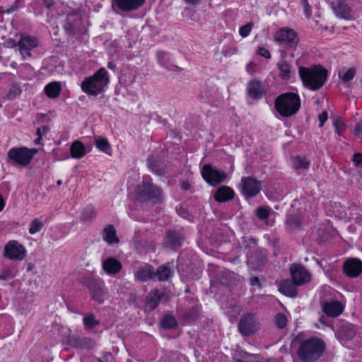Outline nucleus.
<instances>
[{"label": "nucleus", "mask_w": 362, "mask_h": 362, "mask_svg": "<svg viewBox=\"0 0 362 362\" xmlns=\"http://www.w3.org/2000/svg\"><path fill=\"white\" fill-rule=\"evenodd\" d=\"M61 85L58 82H52L47 84L45 88V92L50 98H56L59 96L61 91Z\"/></svg>", "instance_id": "c756f323"}, {"label": "nucleus", "mask_w": 362, "mask_h": 362, "mask_svg": "<svg viewBox=\"0 0 362 362\" xmlns=\"http://www.w3.org/2000/svg\"><path fill=\"white\" fill-rule=\"evenodd\" d=\"M234 197V192L227 186H222L217 189L214 198L217 202H223L232 199Z\"/></svg>", "instance_id": "bb28decb"}, {"label": "nucleus", "mask_w": 362, "mask_h": 362, "mask_svg": "<svg viewBox=\"0 0 362 362\" xmlns=\"http://www.w3.org/2000/svg\"><path fill=\"white\" fill-rule=\"evenodd\" d=\"M161 326L165 329H174L177 326L175 317L171 315H165L161 320Z\"/></svg>", "instance_id": "473e14b6"}, {"label": "nucleus", "mask_w": 362, "mask_h": 362, "mask_svg": "<svg viewBox=\"0 0 362 362\" xmlns=\"http://www.w3.org/2000/svg\"><path fill=\"white\" fill-rule=\"evenodd\" d=\"M252 26L253 23L252 22H250L246 25L240 27V28L239 29L240 35L243 37H246L247 36H248L252 30Z\"/></svg>", "instance_id": "49530a36"}, {"label": "nucleus", "mask_w": 362, "mask_h": 362, "mask_svg": "<svg viewBox=\"0 0 362 362\" xmlns=\"http://www.w3.org/2000/svg\"><path fill=\"white\" fill-rule=\"evenodd\" d=\"M22 92L21 88L17 84H13L9 92L6 95V98L11 100L21 95Z\"/></svg>", "instance_id": "ea45409f"}, {"label": "nucleus", "mask_w": 362, "mask_h": 362, "mask_svg": "<svg viewBox=\"0 0 362 362\" xmlns=\"http://www.w3.org/2000/svg\"><path fill=\"white\" fill-rule=\"evenodd\" d=\"M353 162L356 165H362V154L360 153H356L353 156Z\"/></svg>", "instance_id": "6e6d98bb"}, {"label": "nucleus", "mask_w": 362, "mask_h": 362, "mask_svg": "<svg viewBox=\"0 0 362 362\" xmlns=\"http://www.w3.org/2000/svg\"><path fill=\"white\" fill-rule=\"evenodd\" d=\"M204 179L211 185H217L224 181L227 177L225 172L221 171L211 165H205L202 172Z\"/></svg>", "instance_id": "9b49d317"}, {"label": "nucleus", "mask_w": 362, "mask_h": 362, "mask_svg": "<svg viewBox=\"0 0 362 362\" xmlns=\"http://www.w3.org/2000/svg\"><path fill=\"white\" fill-rule=\"evenodd\" d=\"M96 216V210L92 206H86L82 213V218L85 221H90Z\"/></svg>", "instance_id": "e433bc0d"}, {"label": "nucleus", "mask_w": 362, "mask_h": 362, "mask_svg": "<svg viewBox=\"0 0 362 362\" xmlns=\"http://www.w3.org/2000/svg\"><path fill=\"white\" fill-rule=\"evenodd\" d=\"M136 194L138 199L141 202L157 204L163 200L162 189L158 186L148 181H144L137 186Z\"/></svg>", "instance_id": "39448f33"}, {"label": "nucleus", "mask_w": 362, "mask_h": 362, "mask_svg": "<svg viewBox=\"0 0 362 362\" xmlns=\"http://www.w3.org/2000/svg\"><path fill=\"white\" fill-rule=\"evenodd\" d=\"M95 146L98 149L101 150L102 151L110 154V145L107 139L96 137Z\"/></svg>", "instance_id": "c9c22d12"}, {"label": "nucleus", "mask_w": 362, "mask_h": 362, "mask_svg": "<svg viewBox=\"0 0 362 362\" xmlns=\"http://www.w3.org/2000/svg\"><path fill=\"white\" fill-rule=\"evenodd\" d=\"M356 73V69L354 67L349 68L342 76L339 74V77L343 82L346 83L352 80Z\"/></svg>", "instance_id": "a19ab883"}, {"label": "nucleus", "mask_w": 362, "mask_h": 362, "mask_svg": "<svg viewBox=\"0 0 362 362\" xmlns=\"http://www.w3.org/2000/svg\"><path fill=\"white\" fill-rule=\"evenodd\" d=\"M190 187V185L188 182H183L182 183V188L184 189V190H188Z\"/></svg>", "instance_id": "680f3d73"}, {"label": "nucleus", "mask_w": 362, "mask_h": 362, "mask_svg": "<svg viewBox=\"0 0 362 362\" xmlns=\"http://www.w3.org/2000/svg\"><path fill=\"white\" fill-rule=\"evenodd\" d=\"M250 284L252 286H257L259 288H261V284L259 279L257 276H254L250 279Z\"/></svg>", "instance_id": "13d9d810"}, {"label": "nucleus", "mask_w": 362, "mask_h": 362, "mask_svg": "<svg viewBox=\"0 0 362 362\" xmlns=\"http://www.w3.org/2000/svg\"><path fill=\"white\" fill-rule=\"evenodd\" d=\"M171 276V270L167 265L159 267L155 272L154 279L159 281H166Z\"/></svg>", "instance_id": "2f4dec72"}, {"label": "nucleus", "mask_w": 362, "mask_h": 362, "mask_svg": "<svg viewBox=\"0 0 362 362\" xmlns=\"http://www.w3.org/2000/svg\"><path fill=\"white\" fill-rule=\"evenodd\" d=\"M255 66V64L253 63H250L247 66V70L250 72L252 68Z\"/></svg>", "instance_id": "774afa93"}, {"label": "nucleus", "mask_w": 362, "mask_h": 362, "mask_svg": "<svg viewBox=\"0 0 362 362\" xmlns=\"http://www.w3.org/2000/svg\"><path fill=\"white\" fill-rule=\"evenodd\" d=\"M325 349V344L322 339L310 338L300 342L297 355L303 362H315L321 357Z\"/></svg>", "instance_id": "f03ea898"}, {"label": "nucleus", "mask_w": 362, "mask_h": 362, "mask_svg": "<svg viewBox=\"0 0 362 362\" xmlns=\"http://www.w3.org/2000/svg\"><path fill=\"white\" fill-rule=\"evenodd\" d=\"M333 124L335 128L336 133H337L339 135L340 132L344 131V129L346 128V125L344 124V123L341 120L340 117H334V121H333Z\"/></svg>", "instance_id": "a18cd8bd"}, {"label": "nucleus", "mask_w": 362, "mask_h": 362, "mask_svg": "<svg viewBox=\"0 0 362 362\" xmlns=\"http://www.w3.org/2000/svg\"><path fill=\"white\" fill-rule=\"evenodd\" d=\"M71 155L74 158H81L86 155V149L81 141H74L70 148Z\"/></svg>", "instance_id": "c85d7f7f"}, {"label": "nucleus", "mask_w": 362, "mask_h": 362, "mask_svg": "<svg viewBox=\"0 0 362 362\" xmlns=\"http://www.w3.org/2000/svg\"><path fill=\"white\" fill-rule=\"evenodd\" d=\"M4 43L7 47H14L16 46V42L13 39H8L7 40L5 41Z\"/></svg>", "instance_id": "bf43d9fd"}, {"label": "nucleus", "mask_w": 362, "mask_h": 362, "mask_svg": "<svg viewBox=\"0 0 362 362\" xmlns=\"http://www.w3.org/2000/svg\"><path fill=\"white\" fill-rule=\"evenodd\" d=\"M3 255L5 258L13 261H22L25 258V247L16 240H10L4 247Z\"/></svg>", "instance_id": "6e6552de"}, {"label": "nucleus", "mask_w": 362, "mask_h": 362, "mask_svg": "<svg viewBox=\"0 0 362 362\" xmlns=\"http://www.w3.org/2000/svg\"><path fill=\"white\" fill-rule=\"evenodd\" d=\"M69 344L75 348L90 349L95 346V341L89 337L74 334L69 337Z\"/></svg>", "instance_id": "dca6fc26"}, {"label": "nucleus", "mask_w": 362, "mask_h": 362, "mask_svg": "<svg viewBox=\"0 0 362 362\" xmlns=\"http://www.w3.org/2000/svg\"><path fill=\"white\" fill-rule=\"evenodd\" d=\"M331 6L337 17L348 21L354 18L352 8L346 0H334L332 1Z\"/></svg>", "instance_id": "f8f14e48"}, {"label": "nucleus", "mask_w": 362, "mask_h": 362, "mask_svg": "<svg viewBox=\"0 0 362 362\" xmlns=\"http://www.w3.org/2000/svg\"><path fill=\"white\" fill-rule=\"evenodd\" d=\"M149 167L153 172L158 175H161L165 172L164 168L160 166V163H158L156 160H153L152 158L149 159Z\"/></svg>", "instance_id": "c03bdc74"}, {"label": "nucleus", "mask_w": 362, "mask_h": 362, "mask_svg": "<svg viewBox=\"0 0 362 362\" xmlns=\"http://www.w3.org/2000/svg\"><path fill=\"white\" fill-rule=\"evenodd\" d=\"M18 8L17 3L16 2L14 5L11 6L10 8H8L5 12L7 13H11L15 11H16Z\"/></svg>", "instance_id": "052dcab7"}, {"label": "nucleus", "mask_w": 362, "mask_h": 362, "mask_svg": "<svg viewBox=\"0 0 362 362\" xmlns=\"http://www.w3.org/2000/svg\"><path fill=\"white\" fill-rule=\"evenodd\" d=\"M339 334L341 337L348 340L355 336L356 331L351 325H344L340 327Z\"/></svg>", "instance_id": "72a5a7b5"}, {"label": "nucleus", "mask_w": 362, "mask_h": 362, "mask_svg": "<svg viewBox=\"0 0 362 362\" xmlns=\"http://www.w3.org/2000/svg\"><path fill=\"white\" fill-rule=\"evenodd\" d=\"M288 224L293 228H299L301 225V219L298 216H291L288 218Z\"/></svg>", "instance_id": "de8ad7c7"}, {"label": "nucleus", "mask_w": 362, "mask_h": 362, "mask_svg": "<svg viewBox=\"0 0 362 362\" xmlns=\"http://www.w3.org/2000/svg\"><path fill=\"white\" fill-rule=\"evenodd\" d=\"M299 76L303 84L311 90L322 87L327 78V71L322 66L299 68Z\"/></svg>", "instance_id": "f257e3e1"}, {"label": "nucleus", "mask_w": 362, "mask_h": 362, "mask_svg": "<svg viewBox=\"0 0 362 362\" xmlns=\"http://www.w3.org/2000/svg\"><path fill=\"white\" fill-rule=\"evenodd\" d=\"M319 120H320V127H322L325 122L328 119V113L327 111H323L322 112V114H320L319 115V117H318Z\"/></svg>", "instance_id": "5fc2aeb1"}, {"label": "nucleus", "mask_w": 362, "mask_h": 362, "mask_svg": "<svg viewBox=\"0 0 362 362\" xmlns=\"http://www.w3.org/2000/svg\"><path fill=\"white\" fill-rule=\"evenodd\" d=\"M44 223L40 221L38 218H35L30 223V226L29 228V233L32 235L35 234L42 230Z\"/></svg>", "instance_id": "58836bf2"}, {"label": "nucleus", "mask_w": 362, "mask_h": 362, "mask_svg": "<svg viewBox=\"0 0 362 362\" xmlns=\"http://www.w3.org/2000/svg\"><path fill=\"white\" fill-rule=\"evenodd\" d=\"M264 90L262 83L259 81L253 80L249 82L247 85V93L250 98L257 99L264 94Z\"/></svg>", "instance_id": "b1692460"}, {"label": "nucleus", "mask_w": 362, "mask_h": 362, "mask_svg": "<svg viewBox=\"0 0 362 362\" xmlns=\"http://www.w3.org/2000/svg\"><path fill=\"white\" fill-rule=\"evenodd\" d=\"M19 50L25 58L30 57V50L38 45L37 40L31 36H23L18 43Z\"/></svg>", "instance_id": "f3484780"}, {"label": "nucleus", "mask_w": 362, "mask_h": 362, "mask_svg": "<svg viewBox=\"0 0 362 362\" xmlns=\"http://www.w3.org/2000/svg\"><path fill=\"white\" fill-rule=\"evenodd\" d=\"M256 215L261 220H265L270 216V209L267 207L261 206L256 210Z\"/></svg>", "instance_id": "79ce46f5"}, {"label": "nucleus", "mask_w": 362, "mask_h": 362, "mask_svg": "<svg viewBox=\"0 0 362 362\" xmlns=\"http://www.w3.org/2000/svg\"><path fill=\"white\" fill-rule=\"evenodd\" d=\"M260 328V323L257 317L252 313L241 316L238 329L243 336H250L256 333Z\"/></svg>", "instance_id": "0eeeda50"}, {"label": "nucleus", "mask_w": 362, "mask_h": 362, "mask_svg": "<svg viewBox=\"0 0 362 362\" xmlns=\"http://www.w3.org/2000/svg\"><path fill=\"white\" fill-rule=\"evenodd\" d=\"M14 276L13 269L11 268H7L2 271V272L0 274V279L1 280H8Z\"/></svg>", "instance_id": "09e8293b"}, {"label": "nucleus", "mask_w": 362, "mask_h": 362, "mask_svg": "<svg viewBox=\"0 0 362 362\" xmlns=\"http://www.w3.org/2000/svg\"><path fill=\"white\" fill-rule=\"evenodd\" d=\"M37 151L35 148L29 149L26 147L13 148L8 151V158L21 166H25Z\"/></svg>", "instance_id": "423d86ee"}, {"label": "nucleus", "mask_w": 362, "mask_h": 362, "mask_svg": "<svg viewBox=\"0 0 362 362\" xmlns=\"http://www.w3.org/2000/svg\"><path fill=\"white\" fill-rule=\"evenodd\" d=\"M257 54L267 59H269L271 57V54L269 50L264 47H259L257 50Z\"/></svg>", "instance_id": "864d4df0"}, {"label": "nucleus", "mask_w": 362, "mask_h": 362, "mask_svg": "<svg viewBox=\"0 0 362 362\" xmlns=\"http://www.w3.org/2000/svg\"><path fill=\"white\" fill-rule=\"evenodd\" d=\"M354 134L360 138H362V120L357 122L354 129Z\"/></svg>", "instance_id": "603ef678"}, {"label": "nucleus", "mask_w": 362, "mask_h": 362, "mask_svg": "<svg viewBox=\"0 0 362 362\" xmlns=\"http://www.w3.org/2000/svg\"><path fill=\"white\" fill-rule=\"evenodd\" d=\"M291 274L292 280L296 285H302L310 280V274L309 272L300 265H292L291 269Z\"/></svg>", "instance_id": "4468645a"}, {"label": "nucleus", "mask_w": 362, "mask_h": 362, "mask_svg": "<svg viewBox=\"0 0 362 362\" xmlns=\"http://www.w3.org/2000/svg\"><path fill=\"white\" fill-rule=\"evenodd\" d=\"M41 131H42L43 134H45L49 131V127L47 126H44Z\"/></svg>", "instance_id": "69168bd1"}, {"label": "nucleus", "mask_w": 362, "mask_h": 362, "mask_svg": "<svg viewBox=\"0 0 362 362\" xmlns=\"http://www.w3.org/2000/svg\"><path fill=\"white\" fill-rule=\"evenodd\" d=\"M241 192L246 197L257 195L261 190V182L252 177H243L241 182Z\"/></svg>", "instance_id": "ddd939ff"}, {"label": "nucleus", "mask_w": 362, "mask_h": 362, "mask_svg": "<svg viewBox=\"0 0 362 362\" xmlns=\"http://www.w3.org/2000/svg\"><path fill=\"white\" fill-rule=\"evenodd\" d=\"M107 66L109 69L114 70L115 69V65L112 62H109L107 64Z\"/></svg>", "instance_id": "338daca9"}, {"label": "nucleus", "mask_w": 362, "mask_h": 362, "mask_svg": "<svg viewBox=\"0 0 362 362\" xmlns=\"http://www.w3.org/2000/svg\"><path fill=\"white\" fill-rule=\"evenodd\" d=\"M108 83L107 72L104 68H100L93 76L86 78L82 81L81 87L85 93L89 95H97L103 92Z\"/></svg>", "instance_id": "7ed1b4c3"}, {"label": "nucleus", "mask_w": 362, "mask_h": 362, "mask_svg": "<svg viewBox=\"0 0 362 362\" xmlns=\"http://www.w3.org/2000/svg\"><path fill=\"white\" fill-rule=\"evenodd\" d=\"M144 3V0H113L112 6H117L120 10L130 11L140 7Z\"/></svg>", "instance_id": "412c9836"}, {"label": "nucleus", "mask_w": 362, "mask_h": 362, "mask_svg": "<svg viewBox=\"0 0 362 362\" xmlns=\"http://www.w3.org/2000/svg\"><path fill=\"white\" fill-rule=\"evenodd\" d=\"M102 268L108 275L113 276L120 272L122 264L113 257H107L102 261Z\"/></svg>", "instance_id": "a211bd4d"}, {"label": "nucleus", "mask_w": 362, "mask_h": 362, "mask_svg": "<svg viewBox=\"0 0 362 362\" xmlns=\"http://www.w3.org/2000/svg\"><path fill=\"white\" fill-rule=\"evenodd\" d=\"M89 289L91 298L98 303H103L107 295L104 284L101 281H93L90 283Z\"/></svg>", "instance_id": "2eb2a0df"}, {"label": "nucleus", "mask_w": 362, "mask_h": 362, "mask_svg": "<svg viewBox=\"0 0 362 362\" xmlns=\"http://www.w3.org/2000/svg\"><path fill=\"white\" fill-rule=\"evenodd\" d=\"M183 240V237L177 231L169 230L166 233L164 245L167 247H177L182 245Z\"/></svg>", "instance_id": "4be33fe9"}, {"label": "nucleus", "mask_w": 362, "mask_h": 362, "mask_svg": "<svg viewBox=\"0 0 362 362\" xmlns=\"http://www.w3.org/2000/svg\"><path fill=\"white\" fill-rule=\"evenodd\" d=\"M64 30L69 35L85 32L81 16L78 12L72 13L67 16Z\"/></svg>", "instance_id": "9d476101"}, {"label": "nucleus", "mask_w": 362, "mask_h": 362, "mask_svg": "<svg viewBox=\"0 0 362 362\" xmlns=\"http://www.w3.org/2000/svg\"><path fill=\"white\" fill-rule=\"evenodd\" d=\"M300 106L299 96L293 93H286L279 95L276 100V108L284 117H290L296 114Z\"/></svg>", "instance_id": "20e7f679"}, {"label": "nucleus", "mask_w": 362, "mask_h": 362, "mask_svg": "<svg viewBox=\"0 0 362 362\" xmlns=\"http://www.w3.org/2000/svg\"><path fill=\"white\" fill-rule=\"evenodd\" d=\"M293 168L296 170H306L310 165L309 161L304 157L296 156L293 159Z\"/></svg>", "instance_id": "f704fd0d"}, {"label": "nucleus", "mask_w": 362, "mask_h": 362, "mask_svg": "<svg viewBox=\"0 0 362 362\" xmlns=\"http://www.w3.org/2000/svg\"><path fill=\"white\" fill-rule=\"evenodd\" d=\"M154 275V269L151 265L141 267L134 273L135 279L139 281H146L150 279H153Z\"/></svg>", "instance_id": "5701e85b"}, {"label": "nucleus", "mask_w": 362, "mask_h": 362, "mask_svg": "<svg viewBox=\"0 0 362 362\" xmlns=\"http://www.w3.org/2000/svg\"><path fill=\"white\" fill-rule=\"evenodd\" d=\"M279 70V76L284 80H288L291 78V65L286 61L280 62L277 64Z\"/></svg>", "instance_id": "7c9ffc66"}, {"label": "nucleus", "mask_w": 362, "mask_h": 362, "mask_svg": "<svg viewBox=\"0 0 362 362\" xmlns=\"http://www.w3.org/2000/svg\"><path fill=\"white\" fill-rule=\"evenodd\" d=\"M83 324L88 328H93L99 324V321L95 320L93 314H89L83 317Z\"/></svg>", "instance_id": "4c0bfd02"}, {"label": "nucleus", "mask_w": 362, "mask_h": 362, "mask_svg": "<svg viewBox=\"0 0 362 362\" xmlns=\"http://www.w3.org/2000/svg\"><path fill=\"white\" fill-rule=\"evenodd\" d=\"M5 205L4 200L2 197V196L0 194V211L4 209Z\"/></svg>", "instance_id": "0e129e2a"}, {"label": "nucleus", "mask_w": 362, "mask_h": 362, "mask_svg": "<svg viewBox=\"0 0 362 362\" xmlns=\"http://www.w3.org/2000/svg\"><path fill=\"white\" fill-rule=\"evenodd\" d=\"M301 4L303 8V11L307 17V18H310L312 14L311 6H310L308 0H301Z\"/></svg>", "instance_id": "8fccbe9b"}, {"label": "nucleus", "mask_w": 362, "mask_h": 362, "mask_svg": "<svg viewBox=\"0 0 362 362\" xmlns=\"http://www.w3.org/2000/svg\"><path fill=\"white\" fill-rule=\"evenodd\" d=\"M235 362H260L257 357L245 358L244 359H238Z\"/></svg>", "instance_id": "4d7b16f0"}, {"label": "nucleus", "mask_w": 362, "mask_h": 362, "mask_svg": "<svg viewBox=\"0 0 362 362\" xmlns=\"http://www.w3.org/2000/svg\"><path fill=\"white\" fill-rule=\"evenodd\" d=\"M103 240L109 245H113L119 243V238L117 235L115 226L112 224L105 226L101 232Z\"/></svg>", "instance_id": "aec40b11"}, {"label": "nucleus", "mask_w": 362, "mask_h": 362, "mask_svg": "<svg viewBox=\"0 0 362 362\" xmlns=\"http://www.w3.org/2000/svg\"><path fill=\"white\" fill-rule=\"evenodd\" d=\"M324 312L329 317H337L343 311L342 305L338 301L327 303L323 308Z\"/></svg>", "instance_id": "cd10ccee"}, {"label": "nucleus", "mask_w": 362, "mask_h": 362, "mask_svg": "<svg viewBox=\"0 0 362 362\" xmlns=\"http://www.w3.org/2000/svg\"><path fill=\"white\" fill-rule=\"evenodd\" d=\"M162 296V293H160L158 290L151 291L146 296V307L150 310H154L160 303Z\"/></svg>", "instance_id": "a878e982"}, {"label": "nucleus", "mask_w": 362, "mask_h": 362, "mask_svg": "<svg viewBox=\"0 0 362 362\" xmlns=\"http://www.w3.org/2000/svg\"><path fill=\"white\" fill-rule=\"evenodd\" d=\"M199 314V310L198 308H192L189 312L186 314V316L189 320H195Z\"/></svg>", "instance_id": "3c124183"}, {"label": "nucleus", "mask_w": 362, "mask_h": 362, "mask_svg": "<svg viewBox=\"0 0 362 362\" xmlns=\"http://www.w3.org/2000/svg\"><path fill=\"white\" fill-rule=\"evenodd\" d=\"M344 272L349 277L358 276L362 272V262L358 259L347 260L344 265Z\"/></svg>", "instance_id": "6ab92c4d"}, {"label": "nucleus", "mask_w": 362, "mask_h": 362, "mask_svg": "<svg viewBox=\"0 0 362 362\" xmlns=\"http://www.w3.org/2000/svg\"><path fill=\"white\" fill-rule=\"evenodd\" d=\"M298 286L293 281L284 280L279 284V291L286 296L294 297L297 295L296 286Z\"/></svg>", "instance_id": "393cba45"}, {"label": "nucleus", "mask_w": 362, "mask_h": 362, "mask_svg": "<svg viewBox=\"0 0 362 362\" xmlns=\"http://www.w3.org/2000/svg\"><path fill=\"white\" fill-rule=\"evenodd\" d=\"M274 40L287 47L296 46L299 42L298 33L292 28L284 27L274 35Z\"/></svg>", "instance_id": "1a4fd4ad"}, {"label": "nucleus", "mask_w": 362, "mask_h": 362, "mask_svg": "<svg viewBox=\"0 0 362 362\" xmlns=\"http://www.w3.org/2000/svg\"><path fill=\"white\" fill-rule=\"evenodd\" d=\"M275 322L279 328L282 329L287 324V317L283 313H278L275 317Z\"/></svg>", "instance_id": "37998d69"}, {"label": "nucleus", "mask_w": 362, "mask_h": 362, "mask_svg": "<svg viewBox=\"0 0 362 362\" xmlns=\"http://www.w3.org/2000/svg\"><path fill=\"white\" fill-rule=\"evenodd\" d=\"M187 4L196 5L199 3L200 0H184Z\"/></svg>", "instance_id": "e2e57ef3"}]
</instances>
